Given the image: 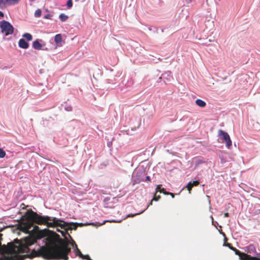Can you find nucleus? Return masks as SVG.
<instances>
[{
  "label": "nucleus",
  "mask_w": 260,
  "mask_h": 260,
  "mask_svg": "<svg viewBox=\"0 0 260 260\" xmlns=\"http://www.w3.org/2000/svg\"><path fill=\"white\" fill-rule=\"evenodd\" d=\"M23 37L25 38L27 41H31L32 39L31 35L29 33H25L23 35Z\"/></svg>",
  "instance_id": "a211bd4d"
},
{
  "label": "nucleus",
  "mask_w": 260,
  "mask_h": 260,
  "mask_svg": "<svg viewBox=\"0 0 260 260\" xmlns=\"http://www.w3.org/2000/svg\"><path fill=\"white\" fill-rule=\"evenodd\" d=\"M54 41L56 44L60 43L62 41V37L60 34H57L55 36Z\"/></svg>",
  "instance_id": "4468645a"
},
{
  "label": "nucleus",
  "mask_w": 260,
  "mask_h": 260,
  "mask_svg": "<svg viewBox=\"0 0 260 260\" xmlns=\"http://www.w3.org/2000/svg\"><path fill=\"white\" fill-rule=\"evenodd\" d=\"M88 260H92V259L90 258Z\"/></svg>",
  "instance_id": "c9c22d12"
},
{
  "label": "nucleus",
  "mask_w": 260,
  "mask_h": 260,
  "mask_svg": "<svg viewBox=\"0 0 260 260\" xmlns=\"http://www.w3.org/2000/svg\"><path fill=\"white\" fill-rule=\"evenodd\" d=\"M41 14H42V11L40 9H38L36 11H35V16L36 17H39L41 16Z\"/></svg>",
  "instance_id": "aec40b11"
},
{
  "label": "nucleus",
  "mask_w": 260,
  "mask_h": 260,
  "mask_svg": "<svg viewBox=\"0 0 260 260\" xmlns=\"http://www.w3.org/2000/svg\"><path fill=\"white\" fill-rule=\"evenodd\" d=\"M161 185H158L156 188V192H160V193H164V192H167L164 188H161Z\"/></svg>",
  "instance_id": "f3484780"
},
{
  "label": "nucleus",
  "mask_w": 260,
  "mask_h": 260,
  "mask_svg": "<svg viewBox=\"0 0 260 260\" xmlns=\"http://www.w3.org/2000/svg\"><path fill=\"white\" fill-rule=\"evenodd\" d=\"M18 45L19 47L23 49H27L29 46L28 43L26 42L24 39H21L19 40Z\"/></svg>",
  "instance_id": "0eeeda50"
},
{
  "label": "nucleus",
  "mask_w": 260,
  "mask_h": 260,
  "mask_svg": "<svg viewBox=\"0 0 260 260\" xmlns=\"http://www.w3.org/2000/svg\"><path fill=\"white\" fill-rule=\"evenodd\" d=\"M25 221L20 224L21 230L25 233H28L29 229L32 226L34 223L38 224L46 225L48 228L60 227L72 229V228L68 227L67 222L56 217L51 218L48 216H41L31 209L28 210L23 216Z\"/></svg>",
  "instance_id": "7ed1b4c3"
},
{
  "label": "nucleus",
  "mask_w": 260,
  "mask_h": 260,
  "mask_svg": "<svg viewBox=\"0 0 260 260\" xmlns=\"http://www.w3.org/2000/svg\"><path fill=\"white\" fill-rule=\"evenodd\" d=\"M115 222V221H114V220H112V221L105 220V221H103V223H99V224H98V225H99V226H100V225H103L104 224H105V223L106 222Z\"/></svg>",
  "instance_id": "cd10ccee"
},
{
  "label": "nucleus",
  "mask_w": 260,
  "mask_h": 260,
  "mask_svg": "<svg viewBox=\"0 0 260 260\" xmlns=\"http://www.w3.org/2000/svg\"><path fill=\"white\" fill-rule=\"evenodd\" d=\"M67 6L68 9H70L73 6V1L72 0H68L67 3Z\"/></svg>",
  "instance_id": "4be33fe9"
},
{
  "label": "nucleus",
  "mask_w": 260,
  "mask_h": 260,
  "mask_svg": "<svg viewBox=\"0 0 260 260\" xmlns=\"http://www.w3.org/2000/svg\"><path fill=\"white\" fill-rule=\"evenodd\" d=\"M191 0H189V1H191Z\"/></svg>",
  "instance_id": "e433bc0d"
},
{
  "label": "nucleus",
  "mask_w": 260,
  "mask_h": 260,
  "mask_svg": "<svg viewBox=\"0 0 260 260\" xmlns=\"http://www.w3.org/2000/svg\"><path fill=\"white\" fill-rule=\"evenodd\" d=\"M68 226L72 228V229H67L62 228L65 231L57 229V231L60 232L62 236L64 237V239H58V243H53L52 245L46 247H41L39 249L36 250L32 249L29 254L27 255L30 258L35 257H42L46 259H56V260H69L68 255L71 251L70 244L71 243L69 241L66 237V234L69 230L73 229L76 230L78 225L82 226L83 223H68Z\"/></svg>",
  "instance_id": "f257e3e1"
},
{
  "label": "nucleus",
  "mask_w": 260,
  "mask_h": 260,
  "mask_svg": "<svg viewBox=\"0 0 260 260\" xmlns=\"http://www.w3.org/2000/svg\"><path fill=\"white\" fill-rule=\"evenodd\" d=\"M258 256L257 257H252L250 256V258H249V260H260V253H255Z\"/></svg>",
  "instance_id": "5701e85b"
},
{
  "label": "nucleus",
  "mask_w": 260,
  "mask_h": 260,
  "mask_svg": "<svg viewBox=\"0 0 260 260\" xmlns=\"http://www.w3.org/2000/svg\"><path fill=\"white\" fill-rule=\"evenodd\" d=\"M20 0H5L4 4L9 6L15 5L18 4Z\"/></svg>",
  "instance_id": "9b49d317"
},
{
  "label": "nucleus",
  "mask_w": 260,
  "mask_h": 260,
  "mask_svg": "<svg viewBox=\"0 0 260 260\" xmlns=\"http://www.w3.org/2000/svg\"><path fill=\"white\" fill-rule=\"evenodd\" d=\"M47 235L46 230H40L38 226L35 225L31 234L20 240L16 239L14 240V243H12L13 254L15 255L6 256L2 260H23L25 256L28 257L27 254L23 256H19L17 254L21 253H29L30 251L29 247L35 243L37 239H41Z\"/></svg>",
  "instance_id": "f03ea898"
},
{
  "label": "nucleus",
  "mask_w": 260,
  "mask_h": 260,
  "mask_svg": "<svg viewBox=\"0 0 260 260\" xmlns=\"http://www.w3.org/2000/svg\"><path fill=\"white\" fill-rule=\"evenodd\" d=\"M229 213L226 212V213H225L224 214V217H229Z\"/></svg>",
  "instance_id": "2f4dec72"
},
{
  "label": "nucleus",
  "mask_w": 260,
  "mask_h": 260,
  "mask_svg": "<svg viewBox=\"0 0 260 260\" xmlns=\"http://www.w3.org/2000/svg\"><path fill=\"white\" fill-rule=\"evenodd\" d=\"M2 236L3 234L0 233V252L8 254H13L12 249V242L8 243L7 245H2Z\"/></svg>",
  "instance_id": "39448f33"
},
{
  "label": "nucleus",
  "mask_w": 260,
  "mask_h": 260,
  "mask_svg": "<svg viewBox=\"0 0 260 260\" xmlns=\"http://www.w3.org/2000/svg\"><path fill=\"white\" fill-rule=\"evenodd\" d=\"M32 47L34 49L36 50H41L42 48V45L39 42L38 40H37L33 42Z\"/></svg>",
  "instance_id": "9d476101"
},
{
  "label": "nucleus",
  "mask_w": 260,
  "mask_h": 260,
  "mask_svg": "<svg viewBox=\"0 0 260 260\" xmlns=\"http://www.w3.org/2000/svg\"><path fill=\"white\" fill-rule=\"evenodd\" d=\"M240 259L241 260H249V258H250V256L249 255H248L247 254L243 253L242 254L239 256Z\"/></svg>",
  "instance_id": "2eb2a0df"
},
{
  "label": "nucleus",
  "mask_w": 260,
  "mask_h": 260,
  "mask_svg": "<svg viewBox=\"0 0 260 260\" xmlns=\"http://www.w3.org/2000/svg\"><path fill=\"white\" fill-rule=\"evenodd\" d=\"M164 194L166 195H170L172 198H174L175 197V194L174 193L168 191L164 192Z\"/></svg>",
  "instance_id": "a878e982"
},
{
  "label": "nucleus",
  "mask_w": 260,
  "mask_h": 260,
  "mask_svg": "<svg viewBox=\"0 0 260 260\" xmlns=\"http://www.w3.org/2000/svg\"><path fill=\"white\" fill-rule=\"evenodd\" d=\"M225 245L229 247L230 249L231 248L233 247V246H231V244L230 243H226Z\"/></svg>",
  "instance_id": "c756f323"
},
{
  "label": "nucleus",
  "mask_w": 260,
  "mask_h": 260,
  "mask_svg": "<svg viewBox=\"0 0 260 260\" xmlns=\"http://www.w3.org/2000/svg\"><path fill=\"white\" fill-rule=\"evenodd\" d=\"M146 181H150V177H149V176H147V177H146Z\"/></svg>",
  "instance_id": "473e14b6"
},
{
  "label": "nucleus",
  "mask_w": 260,
  "mask_h": 260,
  "mask_svg": "<svg viewBox=\"0 0 260 260\" xmlns=\"http://www.w3.org/2000/svg\"><path fill=\"white\" fill-rule=\"evenodd\" d=\"M6 155V152L1 148H0V158H4Z\"/></svg>",
  "instance_id": "b1692460"
},
{
  "label": "nucleus",
  "mask_w": 260,
  "mask_h": 260,
  "mask_svg": "<svg viewBox=\"0 0 260 260\" xmlns=\"http://www.w3.org/2000/svg\"><path fill=\"white\" fill-rule=\"evenodd\" d=\"M246 251L250 254L256 253V248L253 244H250L246 247Z\"/></svg>",
  "instance_id": "1a4fd4ad"
},
{
  "label": "nucleus",
  "mask_w": 260,
  "mask_h": 260,
  "mask_svg": "<svg viewBox=\"0 0 260 260\" xmlns=\"http://www.w3.org/2000/svg\"><path fill=\"white\" fill-rule=\"evenodd\" d=\"M74 244H75L76 246V249L75 250V253L76 255L80 257L83 254L81 253L80 250L78 249V246H77V244L75 243V241H73V243H71V244H70V246L71 245V246H73Z\"/></svg>",
  "instance_id": "f8f14e48"
},
{
  "label": "nucleus",
  "mask_w": 260,
  "mask_h": 260,
  "mask_svg": "<svg viewBox=\"0 0 260 260\" xmlns=\"http://www.w3.org/2000/svg\"><path fill=\"white\" fill-rule=\"evenodd\" d=\"M218 136L220 137L223 141L225 142L226 147L230 149L232 146V142L229 135L225 132L219 129L218 132Z\"/></svg>",
  "instance_id": "423d86ee"
},
{
  "label": "nucleus",
  "mask_w": 260,
  "mask_h": 260,
  "mask_svg": "<svg viewBox=\"0 0 260 260\" xmlns=\"http://www.w3.org/2000/svg\"><path fill=\"white\" fill-rule=\"evenodd\" d=\"M51 16L50 15L48 14L46 16H45L44 18H46V19H49V18H51Z\"/></svg>",
  "instance_id": "c85d7f7f"
},
{
  "label": "nucleus",
  "mask_w": 260,
  "mask_h": 260,
  "mask_svg": "<svg viewBox=\"0 0 260 260\" xmlns=\"http://www.w3.org/2000/svg\"><path fill=\"white\" fill-rule=\"evenodd\" d=\"M4 13L2 11H0V19L2 17H4Z\"/></svg>",
  "instance_id": "7c9ffc66"
},
{
  "label": "nucleus",
  "mask_w": 260,
  "mask_h": 260,
  "mask_svg": "<svg viewBox=\"0 0 260 260\" xmlns=\"http://www.w3.org/2000/svg\"><path fill=\"white\" fill-rule=\"evenodd\" d=\"M144 211H145V210H143V211H142V212H141L140 213H136V214H128V215H127V217H134V216H135V215H139V214H141V213H143Z\"/></svg>",
  "instance_id": "bb28decb"
},
{
  "label": "nucleus",
  "mask_w": 260,
  "mask_h": 260,
  "mask_svg": "<svg viewBox=\"0 0 260 260\" xmlns=\"http://www.w3.org/2000/svg\"><path fill=\"white\" fill-rule=\"evenodd\" d=\"M152 202H151H151H150V203H149V204L148 206H149V205H152Z\"/></svg>",
  "instance_id": "f704fd0d"
},
{
  "label": "nucleus",
  "mask_w": 260,
  "mask_h": 260,
  "mask_svg": "<svg viewBox=\"0 0 260 260\" xmlns=\"http://www.w3.org/2000/svg\"><path fill=\"white\" fill-rule=\"evenodd\" d=\"M231 249H232V250L234 251L235 252V254L236 255H239V256H240L242 254V252H240L239 250L237 249L235 247L231 248Z\"/></svg>",
  "instance_id": "6ab92c4d"
},
{
  "label": "nucleus",
  "mask_w": 260,
  "mask_h": 260,
  "mask_svg": "<svg viewBox=\"0 0 260 260\" xmlns=\"http://www.w3.org/2000/svg\"><path fill=\"white\" fill-rule=\"evenodd\" d=\"M0 27L2 29V32L5 34V36L12 35L14 32L13 26L8 22L6 20H3L0 22Z\"/></svg>",
  "instance_id": "20e7f679"
},
{
  "label": "nucleus",
  "mask_w": 260,
  "mask_h": 260,
  "mask_svg": "<svg viewBox=\"0 0 260 260\" xmlns=\"http://www.w3.org/2000/svg\"><path fill=\"white\" fill-rule=\"evenodd\" d=\"M196 104L198 106L202 107V108L205 107L206 105V102L201 99H197L196 101Z\"/></svg>",
  "instance_id": "ddd939ff"
},
{
  "label": "nucleus",
  "mask_w": 260,
  "mask_h": 260,
  "mask_svg": "<svg viewBox=\"0 0 260 260\" xmlns=\"http://www.w3.org/2000/svg\"><path fill=\"white\" fill-rule=\"evenodd\" d=\"M86 225H94V223H90L86 224Z\"/></svg>",
  "instance_id": "72a5a7b5"
},
{
  "label": "nucleus",
  "mask_w": 260,
  "mask_h": 260,
  "mask_svg": "<svg viewBox=\"0 0 260 260\" xmlns=\"http://www.w3.org/2000/svg\"><path fill=\"white\" fill-rule=\"evenodd\" d=\"M80 257L83 259H86V260H88L90 258V256H89V255H88V254H86V255L82 254Z\"/></svg>",
  "instance_id": "393cba45"
},
{
  "label": "nucleus",
  "mask_w": 260,
  "mask_h": 260,
  "mask_svg": "<svg viewBox=\"0 0 260 260\" xmlns=\"http://www.w3.org/2000/svg\"><path fill=\"white\" fill-rule=\"evenodd\" d=\"M160 199V196L159 195L156 196V193H155L153 199L151 200V202L153 201H157Z\"/></svg>",
  "instance_id": "412c9836"
},
{
  "label": "nucleus",
  "mask_w": 260,
  "mask_h": 260,
  "mask_svg": "<svg viewBox=\"0 0 260 260\" xmlns=\"http://www.w3.org/2000/svg\"><path fill=\"white\" fill-rule=\"evenodd\" d=\"M199 183H200V182L197 180L194 181L193 182H189L186 185V188H187V190L189 191V192H190L193 186H198L199 184Z\"/></svg>",
  "instance_id": "6e6552de"
},
{
  "label": "nucleus",
  "mask_w": 260,
  "mask_h": 260,
  "mask_svg": "<svg viewBox=\"0 0 260 260\" xmlns=\"http://www.w3.org/2000/svg\"><path fill=\"white\" fill-rule=\"evenodd\" d=\"M59 18L61 21L63 22L68 19V16L63 13H61L59 15Z\"/></svg>",
  "instance_id": "dca6fc26"
}]
</instances>
